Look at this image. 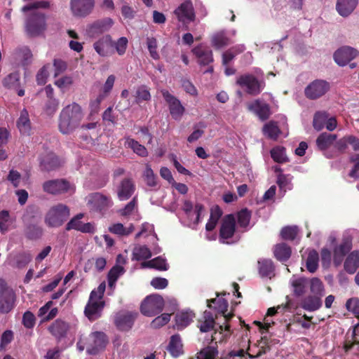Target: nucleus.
I'll list each match as a JSON object with an SVG mask.
<instances>
[{
	"label": "nucleus",
	"instance_id": "nucleus-20",
	"mask_svg": "<svg viewBox=\"0 0 359 359\" xmlns=\"http://www.w3.org/2000/svg\"><path fill=\"white\" fill-rule=\"evenodd\" d=\"M15 294L13 290L6 288L2 290L0 294V312L9 313L15 304Z\"/></svg>",
	"mask_w": 359,
	"mask_h": 359
},
{
	"label": "nucleus",
	"instance_id": "nucleus-54",
	"mask_svg": "<svg viewBox=\"0 0 359 359\" xmlns=\"http://www.w3.org/2000/svg\"><path fill=\"white\" fill-rule=\"evenodd\" d=\"M135 99L137 103L151 100L149 88L144 85L138 86L135 91Z\"/></svg>",
	"mask_w": 359,
	"mask_h": 359
},
{
	"label": "nucleus",
	"instance_id": "nucleus-45",
	"mask_svg": "<svg viewBox=\"0 0 359 359\" xmlns=\"http://www.w3.org/2000/svg\"><path fill=\"white\" fill-rule=\"evenodd\" d=\"M20 73L14 72L8 74L3 80V86L9 89H17L20 86Z\"/></svg>",
	"mask_w": 359,
	"mask_h": 359
},
{
	"label": "nucleus",
	"instance_id": "nucleus-8",
	"mask_svg": "<svg viewBox=\"0 0 359 359\" xmlns=\"http://www.w3.org/2000/svg\"><path fill=\"white\" fill-rule=\"evenodd\" d=\"M161 93L168 107L172 118L176 121L181 120L185 112V108L180 100L171 94L168 90L162 89Z\"/></svg>",
	"mask_w": 359,
	"mask_h": 359
},
{
	"label": "nucleus",
	"instance_id": "nucleus-44",
	"mask_svg": "<svg viewBox=\"0 0 359 359\" xmlns=\"http://www.w3.org/2000/svg\"><path fill=\"white\" fill-rule=\"evenodd\" d=\"M259 271L262 277L271 278L274 275V266L271 259L259 261Z\"/></svg>",
	"mask_w": 359,
	"mask_h": 359
},
{
	"label": "nucleus",
	"instance_id": "nucleus-61",
	"mask_svg": "<svg viewBox=\"0 0 359 359\" xmlns=\"http://www.w3.org/2000/svg\"><path fill=\"white\" fill-rule=\"evenodd\" d=\"M212 43L216 48H220L229 43V39L224 32H219L212 36Z\"/></svg>",
	"mask_w": 359,
	"mask_h": 359
},
{
	"label": "nucleus",
	"instance_id": "nucleus-24",
	"mask_svg": "<svg viewBox=\"0 0 359 359\" xmlns=\"http://www.w3.org/2000/svg\"><path fill=\"white\" fill-rule=\"evenodd\" d=\"M248 109L255 114L262 121L266 120L270 114V108L268 104L260 99L254 100L248 104Z\"/></svg>",
	"mask_w": 359,
	"mask_h": 359
},
{
	"label": "nucleus",
	"instance_id": "nucleus-14",
	"mask_svg": "<svg viewBox=\"0 0 359 359\" xmlns=\"http://www.w3.org/2000/svg\"><path fill=\"white\" fill-rule=\"evenodd\" d=\"M329 89L328 82L324 80H315L305 88V95L308 98L315 100L323 96Z\"/></svg>",
	"mask_w": 359,
	"mask_h": 359
},
{
	"label": "nucleus",
	"instance_id": "nucleus-13",
	"mask_svg": "<svg viewBox=\"0 0 359 359\" xmlns=\"http://www.w3.org/2000/svg\"><path fill=\"white\" fill-rule=\"evenodd\" d=\"M32 53L27 46H20L11 55L12 64L16 67H26L32 62Z\"/></svg>",
	"mask_w": 359,
	"mask_h": 359
},
{
	"label": "nucleus",
	"instance_id": "nucleus-49",
	"mask_svg": "<svg viewBox=\"0 0 359 359\" xmlns=\"http://www.w3.org/2000/svg\"><path fill=\"white\" fill-rule=\"evenodd\" d=\"M292 177L290 175L279 174L277 178V183L283 194L287 191L292 189Z\"/></svg>",
	"mask_w": 359,
	"mask_h": 359
},
{
	"label": "nucleus",
	"instance_id": "nucleus-34",
	"mask_svg": "<svg viewBox=\"0 0 359 359\" xmlns=\"http://www.w3.org/2000/svg\"><path fill=\"white\" fill-rule=\"evenodd\" d=\"M215 318L210 311H205L198 320V327L202 332H207L214 328Z\"/></svg>",
	"mask_w": 359,
	"mask_h": 359
},
{
	"label": "nucleus",
	"instance_id": "nucleus-15",
	"mask_svg": "<svg viewBox=\"0 0 359 359\" xmlns=\"http://www.w3.org/2000/svg\"><path fill=\"white\" fill-rule=\"evenodd\" d=\"M352 248V238L349 235H344L341 243L336 245L333 250V261L336 266H339L344 256Z\"/></svg>",
	"mask_w": 359,
	"mask_h": 359
},
{
	"label": "nucleus",
	"instance_id": "nucleus-40",
	"mask_svg": "<svg viewBox=\"0 0 359 359\" xmlns=\"http://www.w3.org/2000/svg\"><path fill=\"white\" fill-rule=\"evenodd\" d=\"M319 255L315 250L309 251L308 255L305 259L306 269L310 273H314L318 267Z\"/></svg>",
	"mask_w": 359,
	"mask_h": 359
},
{
	"label": "nucleus",
	"instance_id": "nucleus-10",
	"mask_svg": "<svg viewBox=\"0 0 359 359\" xmlns=\"http://www.w3.org/2000/svg\"><path fill=\"white\" fill-rule=\"evenodd\" d=\"M325 294V288L322 284V290L318 292H311V294L303 297L300 302V306L304 310L313 312L318 310L322 306L321 298Z\"/></svg>",
	"mask_w": 359,
	"mask_h": 359
},
{
	"label": "nucleus",
	"instance_id": "nucleus-53",
	"mask_svg": "<svg viewBox=\"0 0 359 359\" xmlns=\"http://www.w3.org/2000/svg\"><path fill=\"white\" fill-rule=\"evenodd\" d=\"M109 230L114 234L119 236H128L133 231L134 226L133 224H130L128 228H126L122 224L116 223L109 226Z\"/></svg>",
	"mask_w": 359,
	"mask_h": 359
},
{
	"label": "nucleus",
	"instance_id": "nucleus-50",
	"mask_svg": "<svg viewBox=\"0 0 359 359\" xmlns=\"http://www.w3.org/2000/svg\"><path fill=\"white\" fill-rule=\"evenodd\" d=\"M208 306L213 308L218 313L224 314L227 311L228 302L223 298H215L208 301Z\"/></svg>",
	"mask_w": 359,
	"mask_h": 359
},
{
	"label": "nucleus",
	"instance_id": "nucleus-43",
	"mask_svg": "<svg viewBox=\"0 0 359 359\" xmlns=\"http://www.w3.org/2000/svg\"><path fill=\"white\" fill-rule=\"evenodd\" d=\"M141 268H154L160 271H166L168 267L165 259L158 257L150 261L143 262L141 263Z\"/></svg>",
	"mask_w": 359,
	"mask_h": 359
},
{
	"label": "nucleus",
	"instance_id": "nucleus-55",
	"mask_svg": "<svg viewBox=\"0 0 359 359\" xmlns=\"http://www.w3.org/2000/svg\"><path fill=\"white\" fill-rule=\"evenodd\" d=\"M143 177L147 186L152 188L157 186V177L149 165H146L145 170L143 172Z\"/></svg>",
	"mask_w": 359,
	"mask_h": 359
},
{
	"label": "nucleus",
	"instance_id": "nucleus-62",
	"mask_svg": "<svg viewBox=\"0 0 359 359\" xmlns=\"http://www.w3.org/2000/svg\"><path fill=\"white\" fill-rule=\"evenodd\" d=\"M298 233V228L297 226H285L282 229L280 235L285 240H294Z\"/></svg>",
	"mask_w": 359,
	"mask_h": 359
},
{
	"label": "nucleus",
	"instance_id": "nucleus-32",
	"mask_svg": "<svg viewBox=\"0 0 359 359\" xmlns=\"http://www.w3.org/2000/svg\"><path fill=\"white\" fill-rule=\"evenodd\" d=\"M287 302L285 304L278 305L277 307H271L267 311V315L264 318V327L266 330H268L269 327H271V325L273 323V322L271 321L269 318L275 315L276 313L279 312H285L290 309V302L291 300L288 296L286 297Z\"/></svg>",
	"mask_w": 359,
	"mask_h": 359
},
{
	"label": "nucleus",
	"instance_id": "nucleus-3",
	"mask_svg": "<svg viewBox=\"0 0 359 359\" xmlns=\"http://www.w3.org/2000/svg\"><path fill=\"white\" fill-rule=\"evenodd\" d=\"M105 288L106 285L103 282L97 288L92 290L90 294L88 302L84 309V313L90 321L95 320L102 316L104 307L103 296Z\"/></svg>",
	"mask_w": 359,
	"mask_h": 359
},
{
	"label": "nucleus",
	"instance_id": "nucleus-27",
	"mask_svg": "<svg viewBox=\"0 0 359 359\" xmlns=\"http://www.w3.org/2000/svg\"><path fill=\"white\" fill-rule=\"evenodd\" d=\"M16 125L20 133L22 135L29 136L32 132V123L27 110L23 109L17 120Z\"/></svg>",
	"mask_w": 359,
	"mask_h": 359
},
{
	"label": "nucleus",
	"instance_id": "nucleus-2",
	"mask_svg": "<svg viewBox=\"0 0 359 359\" xmlns=\"http://www.w3.org/2000/svg\"><path fill=\"white\" fill-rule=\"evenodd\" d=\"M84 117L81 107L76 102H72L65 107L59 116L58 127L63 134H70L81 125Z\"/></svg>",
	"mask_w": 359,
	"mask_h": 359
},
{
	"label": "nucleus",
	"instance_id": "nucleus-57",
	"mask_svg": "<svg viewBox=\"0 0 359 359\" xmlns=\"http://www.w3.org/2000/svg\"><path fill=\"white\" fill-rule=\"evenodd\" d=\"M327 119V113L325 111H318L315 114L313 121V128L317 130H322Z\"/></svg>",
	"mask_w": 359,
	"mask_h": 359
},
{
	"label": "nucleus",
	"instance_id": "nucleus-12",
	"mask_svg": "<svg viewBox=\"0 0 359 359\" xmlns=\"http://www.w3.org/2000/svg\"><path fill=\"white\" fill-rule=\"evenodd\" d=\"M107 344V338L101 332H93L89 336V343L86 351L90 355H96L103 351Z\"/></svg>",
	"mask_w": 359,
	"mask_h": 359
},
{
	"label": "nucleus",
	"instance_id": "nucleus-19",
	"mask_svg": "<svg viewBox=\"0 0 359 359\" xmlns=\"http://www.w3.org/2000/svg\"><path fill=\"white\" fill-rule=\"evenodd\" d=\"M43 191L51 194H57L70 191L73 188L65 180H49L43 183Z\"/></svg>",
	"mask_w": 359,
	"mask_h": 359
},
{
	"label": "nucleus",
	"instance_id": "nucleus-7",
	"mask_svg": "<svg viewBox=\"0 0 359 359\" xmlns=\"http://www.w3.org/2000/svg\"><path fill=\"white\" fill-rule=\"evenodd\" d=\"M164 301L158 294H151L145 298L141 304V312L147 316H154L160 313L163 309Z\"/></svg>",
	"mask_w": 359,
	"mask_h": 359
},
{
	"label": "nucleus",
	"instance_id": "nucleus-25",
	"mask_svg": "<svg viewBox=\"0 0 359 359\" xmlns=\"http://www.w3.org/2000/svg\"><path fill=\"white\" fill-rule=\"evenodd\" d=\"M175 15L180 21L190 22L194 19V12L192 3L190 0L182 3L175 11Z\"/></svg>",
	"mask_w": 359,
	"mask_h": 359
},
{
	"label": "nucleus",
	"instance_id": "nucleus-46",
	"mask_svg": "<svg viewBox=\"0 0 359 359\" xmlns=\"http://www.w3.org/2000/svg\"><path fill=\"white\" fill-rule=\"evenodd\" d=\"M245 49L243 44H239L224 52L222 55L223 65H227L237 54L243 52Z\"/></svg>",
	"mask_w": 359,
	"mask_h": 359
},
{
	"label": "nucleus",
	"instance_id": "nucleus-23",
	"mask_svg": "<svg viewBox=\"0 0 359 359\" xmlns=\"http://www.w3.org/2000/svg\"><path fill=\"white\" fill-rule=\"evenodd\" d=\"M83 215L80 213L73 217L67 224L66 229L67 231L75 229L83 233H93L95 230V225L93 223H83L81 219Z\"/></svg>",
	"mask_w": 359,
	"mask_h": 359
},
{
	"label": "nucleus",
	"instance_id": "nucleus-17",
	"mask_svg": "<svg viewBox=\"0 0 359 359\" xmlns=\"http://www.w3.org/2000/svg\"><path fill=\"white\" fill-rule=\"evenodd\" d=\"M358 55V51L350 46H342L334 53V60L339 66L344 67Z\"/></svg>",
	"mask_w": 359,
	"mask_h": 359
},
{
	"label": "nucleus",
	"instance_id": "nucleus-37",
	"mask_svg": "<svg viewBox=\"0 0 359 359\" xmlns=\"http://www.w3.org/2000/svg\"><path fill=\"white\" fill-rule=\"evenodd\" d=\"M273 253L278 260L285 262L291 255V249L287 244L281 243L274 247Z\"/></svg>",
	"mask_w": 359,
	"mask_h": 359
},
{
	"label": "nucleus",
	"instance_id": "nucleus-35",
	"mask_svg": "<svg viewBox=\"0 0 359 359\" xmlns=\"http://www.w3.org/2000/svg\"><path fill=\"white\" fill-rule=\"evenodd\" d=\"M124 145L126 147L131 149L134 153L140 156L145 157L148 155L146 147L130 137H125Z\"/></svg>",
	"mask_w": 359,
	"mask_h": 359
},
{
	"label": "nucleus",
	"instance_id": "nucleus-26",
	"mask_svg": "<svg viewBox=\"0 0 359 359\" xmlns=\"http://www.w3.org/2000/svg\"><path fill=\"white\" fill-rule=\"evenodd\" d=\"M136 312H121L119 313L115 319L116 326L122 330H127L132 327L134 320L137 317Z\"/></svg>",
	"mask_w": 359,
	"mask_h": 359
},
{
	"label": "nucleus",
	"instance_id": "nucleus-11",
	"mask_svg": "<svg viewBox=\"0 0 359 359\" xmlns=\"http://www.w3.org/2000/svg\"><path fill=\"white\" fill-rule=\"evenodd\" d=\"M95 6V0H71L70 9L74 16L85 18L90 15Z\"/></svg>",
	"mask_w": 359,
	"mask_h": 359
},
{
	"label": "nucleus",
	"instance_id": "nucleus-39",
	"mask_svg": "<svg viewBox=\"0 0 359 359\" xmlns=\"http://www.w3.org/2000/svg\"><path fill=\"white\" fill-rule=\"evenodd\" d=\"M336 139V135L323 133L318 137L316 144L320 150H325L335 142Z\"/></svg>",
	"mask_w": 359,
	"mask_h": 359
},
{
	"label": "nucleus",
	"instance_id": "nucleus-5",
	"mask_svg": "<svg viewBox=\"0 0 359 359\" xmlns=\"http://www.w3.org/2000/svg\"><path fill=\"white\" fill-rule=\"evenodd\" d=\"M70 215L69 208L62 203L52 206L47 212L44 222L49 227H59Z\"/></svg>",
	"mask_w": 359,
	"mask_h": 359
},
{
	"label": "nucleus",
	"instance_id": "nucleus-58",
	"mask_svg": "<svg viewBox=\"0 0 359 359\" xmlns=\"http://www.w3.org/2000/svg\"><path fill=\"white\" fill-rule=\"evenodd\" d=\"M221 215L222 211L219 208L212 210L210 219L205 226L207 231H210L215 229Z\"/></svg>",
	"mask_w": 359,
	"mask_h": 359
},
{
	"label": "nucleus",
	"instance_id": "nucleus-22",
	"mask_svg": "<svg viewBox=\"0 0 359 359\" xmlns=\"http://www.w3.org/2000/svg\"><path fill=\"white\" fill-rule=\"evenodd\" d=\"M192 53L197 58V62L201 66L209 65L213 62L212 50L203 44H200L194 48Z\"/></svg>",
	"mask_w": 359,
	"mask_h": 359
},
{
	"label": "nucleus",
	"instance_id": "nucleus-6",
	"mask_svg": "<svg viewBox=\"0 0 359 359\" xmlns=\"http://www.w3.org/2000/svg\"><path fill=\"white\" fill-rule=\"evenodd\" d=\"M89 209L99 212H104L113 205L111 197L100 192L89 194L86 198Z\"/></svg>",
	"mask_w": 359,
	"mask_h": 359
},
{
	"label": "nucleus",
	"instance_id": "nucleus-30",
	"mask_svg": "<svg viewBox=\"0 0 359 359\" xmlns=\"http://www.w3.org/2000/svg\"><path fill=\"white\" fill-rule=\"evenodd\" d=\"M358 0H338L336 9L342 17L348 16L355 8Z\"/></svg>",
	"mask_w": 359,
	"mask_h": 359
},
{
	"label": "nucleus",
	"instance_id": "nucleus-52",
	"mask_svg": "<svg viewBox=\"0 0 359 359\" xmlns=\"http://www.w3.org/2000/svg\"><path fill=\"white\" fill-rule=\"evenodd\" d=\"M124 273V269L121 266L116 265L114 266L108 273V283L110 287L115 286L118 278Z\"/></svg>",
	"mask_w": 359,
	"mask_h": 359
},
{
	"label": "nucleus",
	"instance_id": "nucleus-51",
	"mask_svg": "<svg viewBox=\"0 0 359 359\" xmlns=\"http://www.w3.org/2000/svg\"><path fill=\"white\" fill-rule=\"evenodd\" d=\"M271 156L274 161L283 163L288 161V158L284 147L277 146L271 150Z\"/></svg>",
	"mask_w": 359,
	"mask_h": 359
},
{
	"label": "nucleus",
	"instance_id": "nucleus-60",
	"mask_svg": "<svg viewBox=\"0 0 359 359\" xmlns=\"http://www.w3.org/2000/svg\"><path fill=\"white\" fill-rule=\"evenodd\" d=\"M218 354L216 348L208 346L202 349L197 355V359H215Z\"/></svg>",
	"mask_w": 359,
	"mask_h": 359
},
{
	"label": "nucleus",
	"instance_id": "nucleus-29",
	"mask_svg": "<svg viewBox=\"0 0 359 359\" xmlns=\"http://www.w3.org/2000/svg\"><path fill=\"white\" fill-rule=\"evenodd\" d=\"M93 46L95 51L100 56H107L109 53L110 47L113 46L112 39L110 35H105L97 41Z\"/></svg>",
	"mask_w": 359,
	"mask_h": 359
},
{
	"label": "nucleus",
	"instance_id": "nucleus-56",
	"mask_svg": "<svg viewBox=\"0 0 359 359\" xmlns=\"http://www.w3.org/2000/svg\"><path fill=\"white\" fill-rule=\"evenodd\" d=\"M13 224V219L9 215V212L6 210L0 212V231L2 233L6 232Z\"/></svg>",
	"mask_w": 359,
	"mask_h": 359
},
{
	"label": "nucleus",
	"instance_id": "nucleus-28",
	"mask_svg": "<svg viewBox=\"0 0 359 359\" xmlns=\"http://www.w3.org/2000/svg\"><path fill=\"white\" fill-rule=\"evenodd\" d=\"M135 191V186L129 179H124L117 188V196L120 201L128 199Z\"/></svg>",
	"mask_w": 359,
	"mask_h": 359
},
{
	"label": "nucleus",
	"instance_id": "nucleus-63",
	"mask_svg": "<svg viewBox=\"0 0 359 359\" xmlns=\"http://www.w3.org/2000/svg\"><path fill=\"white\" fill-rule=\"evenodd\" d=\"M147 44L150 56L154 60H159L160 55L157 51V40L154 37H149L147 39Z\"/></svg>",
	"mask_w": 359,
	"mask_h": 359
},
{
	"label": "nucleus",
	"instance_id": "nucleus-47",
	"mask_svg": "<svg viewBox=\"0 0 359 359\" xmlns=\"http://www.w3.org/2000/svg\"><path fill=\"white\" fill-rule=\"evenodd\" d=\"M43 228L36 223L28 224L25 229L26 236L32 240L39 238L43 234Z\"/></svg>",
	"mask_w": 359,
	"mask_h": 359
},
{
	"label": "nucleus",
	"instance_id": "nucleus-36",
	"mask_svg": "<svg viewBox=\"0 0 359 359\" xmlns=\"http://www.w3.org/2000/svg\"><path fill=\"white\" fill-rule=\"evenodd\" d=\"M194 314L192 311H186L178 313L175 317L176 327L178 330H182L188 326L192 321Z\"/></svg>",
	"mask_w": 359,
	"mask_h": 359
},
{
	"label": "nucleus",
	"instance_id": "nucleus-16",
	"mask_svg": "<svg viewBox=\"0 0 359 359\" xmlns=\"http://www.w3.org/2000/svg\"><path fill=\"white\" fill-rule=\"evenodd\" d=\"M235 218L231 215H226L222 220L220 228V242L226 244H231L234 241H228L235 232Z\"/></svg>",
	"mask_w": 359,
	"mask_h": 359
},
{
	"label": "nucleus",
	"instance_id": "nucleus-42",
	"mask_svg": "<svg viewBox=\"0 0 359 359\" xmlns=\"http://www.w3.org/2000/svg\"><path fill=\"white\" fill-rule=\"evenodd\" d=\"M151 257V250L146 245H137L133 250V260H145Z\"/></svg>",
	"mask_w": 359,
	"mask_h": 359
},
{
	"label": "nucleus",
	"instance_id": "nucleus-1",
	"mask_svg": "<svg viewBox=\"0 0 359 359\" xmlns=\"http://www.w3.org/2000/svg\"><path fill=\"white\" fill-rule=\"evenodd\" d=\"M49 7L47 1H38L22 8L24 13L30 12L26 22V31L32 36L41 34L46 29V18L44 14L38 11L39 8Z\"/></svg>",
	"mask_w": 359,
	"mask_h": 359
},
{
	"label": "nucleus",
	"instance_id": "nucleus-31",
	"mask_svg": "<svg viewBox=\"0 0 359 359\" xmlns=\"http://www.w3.org/2000/svg\"><path fill=\"white\" fill-rule=\"evenodd\" d=\"M344 269L350 273H354L359 267V250L351 252L344 262Z\"/></svg>",
	"mask_w": 359,
	"mask_h": 359
},
{
	"label": "nucleus",
	"instance_id": "nucleus-38",
	"mask_svg": "<svg viewBox=\"0 0 359 359\" xmlns=\"http://www.w3.org/2000/svg\"><path fill=\"white\" fill-rule=\"evenodd\" d=\"M68 329V324L59 319L56 320L49 327L50 332L57 338L64 337Z\"/></svg>",
	"mask_w": 359,
	"mask_h": 359
},
{
	"label": "nucleus",
	"instance_id": "nucleus-18",
	"mask_svg": "<svg viewBox=\"0 0 359 359\" xmlns=\"http://www.w3.org/2000/svg\"><path fill=\"white\" fill-rule=\"evenodd\" d=\"M114 25V20L110 18H106L97 20L90 25L87 29V34L90 37H97L98 35L109 31Z\"/></svg>",
	"mask_w": 359,
	"mask_h": 359
},
{
	"label": "nucleus",
	"instance_id": "nucleus-64",
	"mask_svg": "<svg viewBox=\"0 0 359 359\" xmlns=\"http://www.w3.org/2000/svg\"><path fill=\"white\" fill-rule=\"evenodd\" d=\"M346 306L348 311L359 316V297H352L348 299Z\"/></svg>",
	"mask_w": 359,
	"mask_h": 359
},
{
	"label": "nucleus",
	"instance_id": "nucleus-48",
	"mask_svg": "<svg viewBox=\"0 0 359 359\" xmlns=\"http://www.w3.org/2000/svg\"><path fill=\"white\" fill-rule=\"evenodd\" d=\"M264 135L270 139L276 140L280 133L277 123L274 121H269L263 128Z\"/></svg>",
	"mask_w": 359,
	"mask_h": 359
},
{
	"label": "nucleus",
	"instance_id": "nucleus-21",
	"mask_svg": "<svg viewBox=\"0 0 359 359\" xmlns=\"http://www.w3.org/2000/svg\"><path fill=\"white\" fill-rule=\"evenodd\" d=\"M182 210L190 220L189 225H196L200 222L203 207L202 205L198 203H196L193 206L190 201H185L182 206Z\"/></svg>",
	"mask_w": 359,
	"mask_h": 359
},
{
	"label": "nucleus",
	"instance_id": "nucleus-59",
	"mask_svg": "<svg viewBox=\"0 0 359 359\" xmlns=\"http://www.w3.org/2000/svg\"><path fill=\"white\" fill-rule=\"evenodd\" d=\"M73 83V78L71 76L66 75L63 76L60 78L57 79L54 84L60 88L62 92H65L66 90L69 89V87Z\"/></svg>",
	"mask_w": 359,
	"mask_h": 359
},
{
	"label": "nucleus",
	"instance_id": "nucleus-9",
	"mask_svg": "<svg viewBox=\"0 0 359 359\" xmlns=\"http://www.w3.org/2000/svg\"><path fill=\"white\" fill-rule=\"evenodd\" d=\"M236 83L248 94L252 95L259 94L264 86L263 82L259 81L253 75L249 74L240 76Z\"/></svg>",
	"mask_w": 359,
	"mask_h": 359
},
{
	"label": "nucleus",
	"instance_id": "nucleus-33",
	"mask_svg": "<svg viewBox=\"0 0 359 359\" xmlns=\"http://www.w3.org/2000/svg\"><path fill=\"white\" fill-rule=\"evenodd\" d=\"M118 213L123 217L133 216L135 219H140L137 198L134 197L123 208L118 210Z\"/></svg>",
	"mask_w": 359,
	"mask_h": 359
},
{
	"label": "nucleus",
	"instance_id": "nucleus-4",
	"mask_svg": "<svg viewBox=\"0 0 359 359\" xmlns=\"http://www.w3.org/2000/svg\"><path fill=\"white\" fill-rule=\"evenodd\" d=\"M323 282L316 277L307 278L293 275L290 280L293 295L296 297H303L309 290L310 292H318L322 290Z\"/></svg>",
	"mask_w": 359,
	"mask_h": 359
},
{
	"label": "nucleus",
	"instance_id": "nucleus-41",
	"mask_svg": "<svg viewBox=\"0 0 359 359\" xmlns=\"http://www.w3.org/2000/svg\"><path fill=\"white\" fill-rule=\"evenodd\" d=\"M168 350L174 357H178L182 353V344L179 335L175 334L171 337Z\"/></svg>",
	"mask_w": 359,
	"mask_h": 359
}]
</instances>
